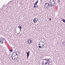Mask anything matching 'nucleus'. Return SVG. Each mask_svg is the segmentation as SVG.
Instances as JSON below:
<instances>
[{
  "instance_id": "nucleus-1",
  "label": "nucleus",
  "mask_w": 65,
  "mask_h": 65,
  "mask_svg": "<svg viewBox=\"0 0 65 65\" xmlns=\"http://www.w3.org/2000/svg\"><path fill=\"white\" fill-rule=\"evenodd\" d=\"M52 62V59H49L47 60L46 58L44 59L43 60V65H48L47 63H51Z\"/></svg>"
},
{
  "instance_id": "nucleus-2",
  "label": "nucleus",
  "mask_w": 65,
  "mask_h": 65,
  "mask_svg": "<svg viewBox=\"0 0 65 65\" xmlns=\"http://www.w3.org/2000/svg\"><path fill=\"white\" fill-rule=\"evenodd\" d=\"M45 7L46 8H49V7H50L49 4L48 3H46L45 4Z\"/></svg>"
},
{
  "instance_id": "nucleus-3",
  "label": "nucleus",
  "mask_w": 65,
  "mask_h": 65,
  "mask_svg": "<svg viewBox=\"0 0 65 65\" xmlns=\"http://www.w3.org/2000/svg\"><path fill=\"white\" fill-rule=\"evenodd\" d=\"M37 21H38V19L37 18H35L33 19V22L35 23H37Z\"/></svg>"
},
{
  "instance_id": "nucleus-4",
  "label": "nucleus",
  "mask_w": 65,
  "mask_h": 65,
  "mask_svg": "<svg viewBox=\"0 0 65 65\" xmlns=\"http://www.w3.org/2000/svg\"><path fill=\"white\" fill-rule=\"evenodd\" d=\"M4 40V39L3 38H2L1 39H0V43L1 44L3 43V40Z\"/></svg>"
},
{
  "instance_id": "nucleus-5",
  "label": "nucleus",
  "mask_w": 65,
  "mask_h": 65,
  "mask_svg": "<svg viewBox=\"0 0 65 65\" xmlns=\"http://www.w3.org/2000/svg\"><path fill=\"white\" fill-rule=\"evenodd\" d=\"M38 46L39 48H41H41H42L43 47V46H44V45H43V44L42 45L39 44V45H38Z\"/></svg>"
},
{
  "instance_id": "nucleus-6",
  "label": "nucleus",
  "mask_w": 65,
  "mask_h": 65,
  "mask_svg": "<svg viewBox=\"0 0 65 65\" xmlns=\"http://www.w3.org/2000/svg\"><path fill=\"white\" fill-rule=\"evenodd\" d=\"M28 44H30L32 43V41H31V40L30 39H28V42H27Z\"/></svg>"
},
{
  "instance_id": "nucleus-7",
  "label": "nucleus",
  "mask_w": 65,
  "mask_h": 65,
  "mask_svg": "<svg viewBox=\"0 0 65 65\" xmlns=\"http://www.w3.org/2000/svg\"><path fill=\"white\" fill-rule=\"evenodd\" d=\"M34 7L37 8L39 7V6L38 5H35L34 4Z\"/></svg>"
},
{
  "instance_id": "nucleus-8",
  "label": "nucleus",
  "mask_w": 65,
  "mask_h": 65,
  "mask_svg": "<svg viewBox=\"0 0 65 65\" xmlns=\"http://www.w3.org/2000/svg\"><path fill=\"white\" fill-rule=\"evenodd\" d=\"M26 54L28 59V57H29V55L30 54V53H26Z\"/></svg>"
},
{
  "instance_id": "nucleus-9",
  "label": "nucleus",
  "mask_w": 65,
  "mask_h": 65,
  "mask_svg": "<svg viewBox=\"0 0 65 65\" xmlns=\"http://www.w3.org/2000/svg\"><path fill=\"white\" fill-rule=\"evenodd\" d=\"M18 28H19L20 30H22V27H21V25H19L18 27Z\"/></svg>"
},
{
  "instance_id": "nucleus-10",
  "label": "nucleus",
  "mask_w": 65,
  "mask_h": 65,
  "mask_svg": "<svg viewBox=\"0 0 65 65\" xmlns=\"http://www.w3.org/2000/svg\"><path fill=\"white\" fill-rule=\"evenodd\" d=\"M61 21H62V22H63L64 23H65V20H64V19H61Z\"/></svg>"
},
{
  "instance_id": "nucleus-11",
  "label": "nucleus",
  "mask_w": 65,
  "mask_h": 65,
  "mask_svg": "<svg viewBox=\"0 0 65 65\" xmlns=\"http://www.w3.org/2000/svg\"><path fill=\"white\" fill-rule=\"evenodd\" d=\"M15 58L14 57H13L12 58V59L13 60H15Z\"/></svg>"
},
{
  "instance_id": "nucleus-12",
  "label": "nucleus",
  "mask_w": 65,
  "mask_h": 65,
  "mask_svg": "<svg viewBox=\"0 0 65 65\" xmlns=\"http://www.w3.org/2000/svg\"><path fill=\"white\" fill-rule=\"evenodd\" d=\"M36 3H38V0H37L36 1Z\"/></svg>"
},
{
  "instance_id": "nucleus-13",
  "label": "nucleus",
  "mask_w": 65,
  "mask_h": 65,
  "mask_svg": "<svg viewBox=\"0 0 65 65\" xmlns=\"http://www.w3.org/2000/svg\"><path fill=\"white\" fill-rule=\"evenodd\" d=\"M34 4L35 5H37V3H35V4Z\"/></svg>"
},
{
  "instance_id": "nucleus-14",
  "label": "nucleus",
  "mask_w": 65,
  "mask_h": 65,
  "mask_svg": "<svg viewBox=\"0 0 65 65\" xmlns=\"http://www.w3.org/2000/svg\"><path fill=\"white\" fill-rule=\"evenodd\" d=\"M49 21H51V18H49Z\"/></svg>"
},
{
  "instance_id": "nucleus-15",
  "label": "nucleus",
  "mask_w": 65,
  "mask_h": 65,
  "mask_svg": "<svg viewBox=\"0 0 65 65\" xmlns=\"http://www.w3.org/2000/svg\"><path fill=\"white\" fill-rule=\"evenodd\" d=\"M10 50V52H12V51L13 50Z\"/></svg>"
},
{
  "instance_id": "nucleus-16",
  "label": "nucleus",
  "mask_w": 65,
  "mask_h": 65,
  "mask_svg": "<svg viewBox=\"0 0 65 65\" xmlns=\"http://www.w3.org/2000/svg\"><path fill=\"white\" fill-rule=\"evenodd\" d=\"M27 53H30V51H29Z\"/></svg>"
},
{
  "instance_id": "nucleus-17",
  "label": "nucleus",
  "mask_w": 65,
  "mask_h": 65,
  "mask_svg": "<svg viewBox=\"0 0 65 65\" xmlns=\"http://www.w3.org/2000/svg\"><path fill=\"white\" fill-rule=\"evenodd\" d=\"M58 1H59L58 2H60V1L59 0Z\"/></svg>"
},
{
  "instance_id": "nucleus-18",
  "label": "nucleus",
  "mask_w": 65,
  "mask_h": 65,
  "mask_svg": "<svg viewBox=\"0 0 65 65\" xmlns=\"http://www.w3.org/2000/svg\"><path fill=\"white\" fill-rule=\"evenodd\" d=\"M15 54V53H13V54Z\"/></svg>"
}]
</instances>
